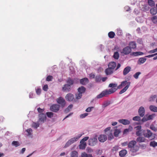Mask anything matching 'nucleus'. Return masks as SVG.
<instances>
[{
  "instance_id": "nucleus-53",
  "label": "nucleus",
  "mask_w": 157,
  "mask_h": 157,
  "mask_svg": "<svg viewBox=\"0 0 157 157\" xmlns=\"http://www.w3.org/2000/svg\"><path fill=\"white\" fill-rule=\"evenodd\" d=\"M124 10L127 12H129L131 10L130 8L128 6H126L124 7Z\"/></svg>"
},
{
  "instance_id": "nucleus-61",
  "label": "nucleus",
  "mask_w": 157,
  "mask_h": 157,
  "mask_svg": "<svg viewBox=\"0 0 157 157\" xmlns=\"http://www.w3.org/2000/svg\"><path fill=\"white\" fill-rule=\"evenodd\" d=\"M114 49L117 51H119L120 49V48L118 46L116 45L114 46Z\"/></svg>"
},
{
  "instance_id": "nucleus-9",
  "label": "nucleus",
  "mask_w": 157,
  "mask_h": 157,
  "mask_svg": "<svg viewBox=\"0 0 157 157\" xmlns=\"http://www.w3.org/2000/svg\"><path fill=\"white\" fill-rule=\"evenodd\" d=\"M132 51L130 48L128 46H126L124 48L121 52V54H123L124 55H127L129 54Z\"/></svg>"
},
{
  "instance_id": "nucleus-30",
  "label": "nucleus",
  "mask_w": 157,
  "mask_h": 157,
  "mask_svg": "<svg viewBox=\"0 0 157 157\" xmlns=\"http://www.w3.org/2000/svg\"><path fill=\"white\" fill-rule=\"evenodd\" d=\"M78 156V153L76 151H73L71 153V157H77Z\"/></svg>"
},
{
  "instance_id": "nucleus-63",
  "label": "nucleus",
  "mask_w": 157,
  "mask_h": 157,
  "mask_svg": "<svg viewBox=\"0 0 157 157\" xmlns=\"http://www.w3.org/2000/svg\"><path fill=\"white\" fill-rule=\"evenodd\" d=\"M134 13L136 14L137 15L139 13V10L136 9H135L134 10Z\"/></svg>"
},
{
  "instance_id": "nucleus-34",
  "label": "nucleus",
  "mask_w": 157,
  "mask_h": 157,
  "mask_svg": "<svg viewBox=\"0 0 157 157\" xmlns=\"http://www.w3.org/2000/svg\"><path fill=\"white\" fill-rule=\"evenodd\" d=\"M115 33L113 31L110 32L108 33L109 37L111 39L113 38L115 36Z\"/></svg>"
},
{
  "instance_id": "nucleus-16",
  "label": "nucleus",
  "mask_w": 157,
  "mask_h": 157,
  "mask_svg": "<svg viewBox=\"0 0 157 157\" xmlns=\"http://www.w3.org/2000/svg\"><path fill=\"white\" fill-rule=\"evenodd\" d=\"M118 121L124 125H128L130 124V121L127 119H121L118 120Z\"/></svg>"
},
{
  "instance_id": "nucleus-32",
  "label": "nucleus",
  "mask_w": 157,
  "mask_h": 157,
  "mask_svg": "<svg viewBox=\"0 0 157 157\" xmlns=\"http://www.w3.org/2000/svg\"><path fill=\"white\" fill-rule=\"evenodd\" d=\"M35 90L36 94L40 95L41 93V89L40 87H37L35 88Z\"/></svg>"
},
{
  "instance_id": "nucleus-29",
  "label": "nucleus",
  "mask_w": 157,
  "mask_h": 157,
  "mask_svg": "<svg viewBox=\"0 0 157 157\" xmlns=\"http://www.w3.org/2000/svg\"><path fill=\"white\" fill-rule=\"evenodd\" d=\"M12 146L17 147L20 146V143L18 141H13L12 143Z\"/></svg>"
},
{
  "instance_id": "nucleus-35",
  "label": "nucleus",
  "mask_w": 157,
  "mask_h": 157,
  "mask_svg": "<svg viewBox=\"0 0 157 157\" xmlns=\"http://www.w3.org/2000/svg\"><path fill=\"white\" fill-rule=\"evenodd\" d=\"M67 82L69 85H70L71 86V85H72L73 84L74 82V81L73 79H71L70 78H69L67 81Z\"/></svg>"
},
{
  "instance_id": "nucleus-15",
  "label": "nucleus",
  "mask_w": 157,
  "mask_h": 157,
  "mask_svg": "<svg viewBox=\"0 0 157 157\" xmlns=\"http://www.w3.org/2000/svg\"><path fill=\"white\" fill-rule=\"evenodd\" d=\"M71 86L70 85L66 84L64 85V86L62 87V90L63 91L66 92H69L71 90Z\"/></svg>"
},
{
  "instance_id": "nucleus-55",
  "label": "nucleus",
  "mask_w": 157,
  "mask_h": 157,
  "mask_svg": "<svg viewBox=\"0 0 157 157\" xmlns=\"http://www.w3.org/2000/svg\"><path fill=\"white\" fill-rule=\"evenodd\" d=\"M43 89L44 91H47L48 89V86L47 84L44 85L43 87Z\"/></svg>"
},
{
  "instance_id": "nucleus-54",
  "label": "nucleus",
  "mask_w": 157,
  "mask_h": 157,
  "mask_svg": "<svg viewBox=\"0 0 157 157\" xmlns=\"http://www.w3.org/2000/svg\"><path fill=\"white\" fill-rule=\"evenodd\" d=\"M37 109L38 112L40 113V114L43 113H42L44 111V109H41L40 108H38Z\"/></svg>"
},
{
  "instance_id": "nucleus-28",
  "label": "nucleus",
  "mask_w": 157,
  "mask_h": 157,
  "mask_svg": "<svg viewBox=\"0 0 157 157\" xmlns=\"http://www.w3.org/2000/svg\"><path fill=\"white\" fill-rule=\"evenodd\" d=\"M145 139L144 137L141 136H139L136 139V141L137 142L139 143H141L144 142Z\"/></svg>"
},
{
  "instance_id": "nucleus-4",
  "label": "nucleus",
  "mask_w": 157,
  "mask_h": 157,
  "mask_svg": "<svg viewBox=\"0 0 157 157\" xmlns=\"http://www.w3.org/2000/svg\"><path fill=\"white\" fill-rule=\"evenodd\" d=\"M136 142L135 140L130 141L128 144V147L130 149V151L135 152L139 149V147L136 145Z\"/></svg>"
},
{
  "instance_id": "nucleus-39",
  "label": "nucleus",
  "mask_w": 157,
  "mask_h": 157,
  "mask_svg": "<svg viewBox=\"0 0 157 157\" xmlns=\"http://www.w3.org/2000/svg\"><path fill=\"white\" fill-rule=\"evenodd\" d=\"M86 146V143L80 144L79 145V148L82 149H84Z\"/></svg>"
},
{
  "instance_id": "nucleus-19",
  "label": "nucleus",
  "mask_w": 157,
  "mask_h": 157,
  "mask_svg": "<svg viewBox=\"0 0 157 157\" xmlns=\"http://www.w3.org/2000/svg\"><path fill=\"white\" fill-rule=\"evenodd\" d=\"M128 47L130 48V49H135L136 47V44L135 41H132L130 42L128 44Z\"/></svg>"
},
{
  "instance_id": "nucleus-5",
  "label": "nucleus",
  "mask_w": 157,
  "mask_h": 157,
  "mask_svg": "<svg viewBox=\"0 0 157 157\" xmlns=\"http://www.w3.org/2000/svg\"><path fill=\"white\" fill-rule=\"evenodd\" d=\"M78 94H76V98L77 99H80L82 96V94L84 93L86 90V88L83 86L79 87L78 89Z\"/></svg>"
},
{
  "instance_id": "nucleus-23",
  "label": "nucleus",
  "mask_w": 157,
  "mask_h": 157,
  "mask_svg": "<svg viewBox=\"0 0 157 157\" xmlns=\"http://www.w3.org/2000/svg\"><path fill=\"white\" fill-rule=\"evenodd\" d=\"M130 86V83L129 82L128 84L125 86L123 89H122L119 92V94H121L125 92L128 89Z\"/></svg>"
},
{
  "instance_id": "nucleus-10",
  "label": "nucleus",
  "mask_w": 157,
  "mask_h": 157,
  "mask_svg": "<svg viewBox=\"0 0 157 157\" xmlns=\"http://www.w3.org/2000/svg\"><path fill=\"white\" fill-rule=\"evenodd\" d=\"M143 135L145 137L149 138L152 136V133L150 130L147 129L144 131Z\"/></svg>"
},
{
  "instance_id": "nucleus-3",
  "label": "nucleus",
  "mask_w": 157,
  "mask_h": 157,
  "mask_svg": "<svg viewBox=\"0 0 157 157\" xmlns=\"http://www.w3.org/2000/svg\"><path fill=\"white\" fill-rule=\"evenodd\" d=\"M83 134H79L76 136L75 137L72 138L69 140L66 144L64 147L67 148L70 145L77 141L82 136Z\"/></svg>"
},
{
  "instance_id": "nucleus-12",
  "label": "nucleus",
  "mask_w": 157,
  "mask_h": 157,
  "mask_svg": "<svg viewBox=\"0 0 157 157\" xmlns=\"http://www.w3.org/2000/svg\"><path fill=\"white\" fill-rule=\"evenodd\" d=\"M66 99L69 101H72L75 100L74 96L71 93H69L66 95L65 96Z\"/></svg>"
},
{
  "instance_id": "nucleus-64",
  "label": "nucleus",
  "mask_w": 157,
  "mask_h": 157,
  "mask_svg": "<svg viewBox=\"0 0 157 157\" xmlns=\"http://www.w3.org/2000/svg\"><path fill=\"white\" fill-rule=\"evenodd\" d=\"M109 104V103L108 102H106L104 103L103 105V107H105L108 106Z\"/></svg>"
},
{
  "instance_id": "nucleus-50",
  "label": "nucleus",
  "mask_w": 157,
  "mask_h": 157,
  "mask_svg": "<svg viewBox=\"0 0 157 157\" xmlns=\"http://www.w3.org/2000/svg\"><path fill=\"white\" fill-rule=\"evenodd\" d=\"M53 78L52 76L51 75L48 76L46 78V81H51Z\"/></svg>"
},
{
  "instance_id": "nucleus-45",
  "label": "nucleus",
  "mask_w": 157,
  "mask_h": 157,
  "mask_svg": "<svg viewBox=\"0 0 157 157\" xmlns=\"http://www.w3.org/2000/svg\"><path fill=\"white\" fill-rule=\"evenodd\" d=\"M29 97L30 98H33L35 97V94L32 92H30L29 94Z\"/></svg>"
},
{
  "instance_id": "nucleus-6",
  "label": "nucleus",
  "mask_w": 157,
  "mask_h": 157,
  "mask_svg": "<svg viewBox=\"0 0 157 157\" xmlns=\"http://www.w3.org/2000/svg\"><path fill=\"white\" fill-rule=\"evenodd\" d=\"M57 103L59 104L60 107L62 108H64L66 104L65 99L62 97H60L56 100Z\"/></svg>"
},
{
  "instance_id": "nucleus-49",
  "label": "nucleus",
  "mask_w": 157,
  "mask_h": 157,
  "mask_svg": "<svg viewBox=\"0 0 157 157\" xmlns=\"http://www.w3.org/2000/svg\"><path fill=\"white\" fill-rule=\"evenodd\" d=\"M143 130L141 129L139 131H136V136H140L142 134V132H143L142 131Z\"/></svg>"
},
{
  "instance_id": "nucleus-44",
  "label": "nucleus",
  "mask_w": 157,
  "mask_h": 157,
  "mask_svg": "<svg viewBox=\"0 0 157 157\" xmlns=\"http://www.w3.org/2000/svg\"><path fill=\"white\" fill-rule=\"evenodd\" d=\"M46 115L49 118H52L53 116V113L51 112H48L46 113Z\"/></svg>"
},
{
  "instance_id": "nucleus-58",
  "label": "nucleus",
  "mask_w": 157,
  "mask_h": 157,
  "mask_svg": "<svg viewBox=\"0 0 157 157\" xmlns=\"http://www.w3.org/2000/svg\"><path fill=\"white\" fill-rule=\"evenodd\" d=\"M150 128L154 131H156L157 130V128L153 125H151Z\"/></svg>"
},
{
  "instance_id": "nucleus-25",
  "label": "nucleus",
  "mask_w": 157,
  "mask_h": 157,
  "mask_svg": "<svg viewBox=\"0 0 157 157\" xmlns=\"http://www.w3.org/2000/svg\"><path fill=\"white\" fill-rule=\"evenodd\" d=\"M113 70L108 67L105 71V73L107 75H109L113 72Z\"/></svg>"
},
{
  "instance_id": "nucleus-14",
  "label": "nucleus",
  "mask_w": 157,
  "mask_h": 157,
  "mask_svg": "<svg viewBox=\"0 0 157 157\" xmlns=\"http://www.w3.org/2000/svg\"><path fill=\"white\" fill-rule=\"evenodd\" d=\"M25 134L29 137L32 138L33 137V130L31 128H29L25 130Z\"/></svg>"
},
{
  "instance_id": "nucleus-62",
  "label": "nucleus",
  "mask_w": 157,
  "mask_h": 157,
  "mask_svg": "<svg viewBox=\"0 0 157 157\" xmlns=\"http://www.w3.org/2000/svg\"><path fill=\"white\" fill-rule=\"evenodd\" d=\"M156 52L155 49L151 50H150L148 52V53L149 54H152Z\"/></svg>"
},
{
  "instance_id": "nucleus-18",
  "label": "nucleus",
  "mask_w": 157,
  "mask_h": 157,
  "mask_svg": "<svg viewBox=\"0 0 157 157\" xmlns=\"http://www.w3.org/2000/svg\"><path fill=\"white\" fill-rule=\"evenodd\" d=\"M89 82V80L88 78H84L82 79H81L80 80V83L83 85H85Z\"/></svg>"
},
{
  "instance_id": "nucleus-36",
  "label": "nucleus",
  "mask_w": 157,
  "mask_h": 157,
  "mask_svg": "<svg viewBox=\"0 0 157 157\" xmlns=\"http://www.w3.org/2000/svg\"><path fill=\"white\" fill-rule=\"evenodd\" d=\"M93 157L91 154H87L85 152L82 153L81 157Z\"/></svg>"
},
{
  "instance_id": "nucleus-22",
  "label": "nucleus",
  "mask_w": 157,
  "mask_h": 157,
  "mask_svg": "<svg viewBox=\"0 0 157 157\" xmlns=\"http://www.w3.org/2000/svg\"><path fill=\"white\" fill-rule=\"evenodd\" d=\"M144 54V53L140 52H132L131 54V55L134 56H141L143 55Z\"/></svg>"
},
{
  "instance_id": "nucleus-33",
  "label": "nucleus",
  "mask_w": 157,
  "mask_h": 157,
  "mask_svg": "<svg viewBox=\"0 0 157 157\" xmlns=\"http://www.w3.org/2000/svg\"><path fill=\"white\" fill-rule=\"evenodd\" d=\"M117 34L118 36H121L123 34V32L122 30L120 28H117L116 29Z\"/></svg>"
},
{
  "instance_id": "nucleus-11",
  "label": "nucleus",
  "mask_w": 157,
  "mask_h": 157,
  "mask_svg": "<svg viewBox=\"0 0 157 157\" xmlns=\"http://www.w3.org/2000/svg\"><path fill=\"white\" fill-rule=\"evenodd\" d=\"M154 116V115L153 114L149 115L148 116L147 115H145L142 119V121L143 122H145L148 120H152Z\"/></svg>"
},
{
  "instance_id": "nucleus-13",
  "label": "nucleus",
  "mask_w": 157,
  "mask_h": 157,
  "mask_svg": "<svg viewBox=\"0 0 157 157\" xmlns=\"http://www.w3.org/2000/svg\"><path fill=\"white\" fill-rule=\"evenodd\" d=\"M145 110L144 107H140L138 109L139 115L141 117H143L145 114Z\"/></svg>"
},
{
  "instance_id": "nucleus-42",
  "label": "nucleus",
  "mask_w": 157,
  "mask_h": 157,
  "mask_svg": "<svg viewBox=\"0 0 157 157\" xmlns=\"http://www.w3.org/2000/svg\"><path fill=\"white\" fill-rule=\"evenodd\" d=\"M73 106V105L72 104H71L69 105L68 107L65 109V111L66 113H67L69 112L70 111V110L72 108Z\"/></svg>"
},
{
  "instance_id": "nucleus-27",
  "label": "nucleus",
  "mask_w": 157,
  "mask_h": 157,
  "mask_svg": "<svg viewBox=\"0 0 157 157\" xmlns=\"http://www.w3.org/2000/svg\"><path fill=\"white\" fill-rule=\"evenodd\" d=\"M150 110L153 112H157V107L155 105H151L149 106Z\"/></svg>"
},
{
  "instance_id": "nucleus-43",
  "label": "nucleus",
  "mask_w": 157,
  "mask_h": 157,
  "mask_svg": "<svg viewBox=\"0 0 157 157\" xmlns=\"http://www.w3.org/2000/svg\"><path fill=\"white\" fill-rule=\"evenodd\" d=\"M151 20L153 23L156 24L157 23V17L154 16L151 18Z\"/></svg>"
},
{
  "instance_id": "nucleus-26",
  "label": "nucleus",
  "mask_w": 157,
  "mask_h": 157,
  "mask_svg": "<svg viewBox=\"0 0 157 157\" xmlns=\"http://www.w3.org/2000/svg\"><path fill=\"white\" fill-rule=\"evenodd\" d=\"M146 58L145 57H141L138 60V63L139 64H140L144 63L146 61Z\"/></svg>"
},
{
  "instance_id": "nucleus-38",
  "label": "nucleus",
  "mask_w": 157,
  "mask_h": 157,
  "mask_svg": "<svg viewBox=\"0 0 157 157\" xmlns=\"http://www.w3.org/2000/svg\"><path fill=\"white\" fill-rule=\"evenodd\" d=\"M121 132L120 129H115L114 132V135L116 137Z\"/></svg>"
},
{
  "instance_id": "nucleus-41",
  "label": "nucleus",
  "mask_w": 157,
  "mask_h": 157,
  "mask_svg": "<svg viewBox=\"0 0 157 157\" xmlns=\"http://www.w3.org/2000/svg\"><path fill=\"white\" fill-rule=\"evenodd\" d=\"M148 5L151 7L154 6L155 5L154 1L152 0H148Z\"/></svg>"
},
{
  "instance_id": "nucleus-52",
  "label": "nucleus",
  "mask_w": 157,
  "mask_h": 157,
  "mask_svg": "<svg viewBox=\"0 0 157 157\" xmlns=\"http://www.w3.org/2000/svg\"><path fill=\"white\" fill-rule=\"evenodd\" d=\"M156 97V96L155 95L151 96L149 99V101H151L154 100Z\"/></svg>"
},
{
  "instance_id": "nucleus-8",
  "label": "nucleus",
  "mask_w": 157,
  "mask_h": 157,
  "mask_svg": "<svg viewBox=\"0 0 157 157\" xmlns=\"http://www.w3.org/2000/svg\"><path fill=\"white\" fill-rule=\"evenodd\" d=\"M60 106L57 104L52 105L50 108V110L54 112H57L59 109Z\"/></svg>"
},
{
  "instance_id": "nucleus-24",
  "label": "nucleus",
  "mask_w": 157,
  "mask_h": 157,
  "mask_svg": "<svg viewBox=\"0 0 157 157\" xmlns=\"http://www.w3.org/2000/svg\"><path fill=\"white\" fill-rule=\"evenodd\" d=\"M127 151L125 149H123L120 151L119 153V156L121 157H124L127 153Z\"/></svg>"
},
{
  "instance_id": "nucleus-21",
  "label": "nucleus",
  "mask_w": 157,
  "mask_h": 157,
  "mask_svg": "<svg viewBox=\"0 0 157 157\" xmlns=\"http://www.w3.org/2000/svg\"><path fill=\"white\" fill-rule=\"evenodd\" d=\"M108 66L109 67L114 70L116 66V63L114 62H111L109 63Z\"/></svg>"
},
{
  "instance_id": "nucleus-59",
  "label": "nucleus",
  "mask_w": 157,
  "mask_h": 157,
  "mask_svg": "<svg viewBox=\"0 0 157 157\" xmlns=\"http://www.w3.org/2000/svg\"><path fill=\"white\" fill-rule=\"evenodd\" d=\"M136 21L139 23L142 22V21L140 19V17H138L136 18Z\"/></svg>"
},
{
  "instance_id": "nucleus-31",
  "label": "nucleus",
  "mask_w": 157,
  "mask_h": 157,
  "mask_svg": "<svg viewBox=\"0 0 157 157\" xmlns=\"http://www.w3.org/2000/svg\"><path fill=\"white\" fill-rule=\"evenodd\" d=\"M150 12L151 14L155 15L157 13V9L155 8H152L150 10Z\"/></svg>"
},
{
  "instance_id": "nucleus-7",
  "label": "nucleus",
  "mask_w": 157,
  "mask_h": 157,
  "mask_svg": "<svg viewBox=\"0 0 157 157\" xmlns=\"http://www.w3.org/2000/svg\"><path fill=\"white\" fill-rule=\"evenodd\" d=\"M97 138L94 137L90 138L88 140V144L91 146L95 145L97 143Z\"/></svg>"
},
{
  "instance_id": "nucleus-57",
  "label": "nucleus",
  "mask_w": 157,
  "mask_h": 157,
  "mask_svg": "<svg viewBox=\"0 0 157 157\" xmlns=\"http://www.w3.org/2000/svg\"><path fill=\"white\" fill-rule=\"evenodd\" d=\"M93 108L94 107H89L86 109V112H90L91 111L92 109H93Z\"/></svg>"
},
{
  "instance_id": "nucleus-47",
  "label": "nucleus",
  "mask_w": 157,
  "mask_h": 157,
  "mask_svg": "<svg viewBox=\"0 0 157 157\" xmlns=\"http://www.w3.org/2000/svg\"><path fill=\"white\" fill-rule=\"evenodd\" d=\"M141 74L140 72H136L134 75L133 77L136 79H137L138 78L139 76Z\"/></svg>"
},
{
  "instance_id": "nucleus-40",
  "label": "nucleus",
  "mask_w": 157,
  "mask_h": 157,
  "mask_svg": "<svg viewBox=\"0 0 157 157\" xmlns=\"http://www.w3.org/2000/svg\"><path fill=\"white\" fill-rule=\"evenodd\" d=\"M119 57V54L118 52H116L114 53L113 57L116 59H117Z\"/></svg>"
},
{
  "instance_id": "nucleus-37",
  "label": "nucleus",
  "mask_w": 157,
  "mask_h": 157,
  "mask_svg": "<svg viewBox=\"0 0 157 157\" xmlns=\"http://www.w3.org/2000/svg\"><path fill=\"white\" fill-rule=\"evenodd\" d=\"M150 145L151 147H155L157 146V142L154 141H151L150 142Z\"/></svg>"
},
{
  "instance_id": "nucleus-51",
  "label": "nucleus",
  "mask_w": 157,
  "mask_h": 157,
  "mask_svg": "<svg viewBox=\"0 0 157 157\" xmlns=\"http://www.w3.org/2000/svg\"><path fill=\"white\" fill-rule=\"evenodd\" d=\"M88 115V113H84L80 115V117L81 118H84Z\"/></svg>"
},
{
  "instance_id": "nucleus-56",
  "label": "nucleus",
  "mask_w": 157,
  "mask_h": 157,
  "mask_svg": "<svg viewBox=\"0 0 157 157\" xmlns=\"http://www.w3.org/2000/svg\"><path fill=\"white\" fill-rule=\"evenodd\" d=\"M141 125H138L135 127V129L136 131H139L141 129Z\"/></svg>"
},
{
  "instance_id": "nucleus-2",
  "label": "nucleus",
  "mask_w": 157,
  "mask_h": 157,
  "mask_svg": "<svg viewBox=\"0 0 157 157\" xmlns=\"http://www.w3.org/2000/svg\"><path fill=\"white\" fill-rule=\"evenodd\" d=\"M39 119L36 122H33V127L35 128L39 127L40 124L43 123L45 121L46 119V115L44 113L40 114L39 115Z\"/></svg>"
},
{
  "instance_id": "nucleus-48",
  "label": "nucleus",
  "mask_w": 157,
  "mask_h": 157,
  "mask_svg": "<svg viewBox=\"0 0 157 157\" xmlns=\"http://www.w3.org/2000/svg\"><path fill=\"white\" fill-rule=\"evenodd\" d=\"M119 149V147L118 146L114 147L112 149V151L113 153H115Z\"/></svg>"
},
{
  "instance_id": "nucleus-17",
  "label": "nucleus",
  "mask_w": 157,
  "mask_h": 157,
  "mask_svg": "<svg viewBox=\"0 0 157 157\" xmlns=\"http://www.w3.org/2000/svg\"><path fill=\"white\" fill-rule=\"evenodd\" d=\"M107 136L104 135H101L98 138L99 141L101 142H104L107 140Z\"/></svg>"
},
{
  "instance_id": "nucleus-1",
  "label": "nucleus",
  "mask_w": 157,
  "mask_h": 157,
  "mask_svg": "<svg viewBox=\"0 0 157 157\" xmlns=\"http://www.w3.org/2000/svg\"><path fill=\"white\" fill-rule=\"evenodd\" d=\"M129 82L130 84V82H127L126 80L122 82L121 84L118 86H117V84L116 83H110L108 87H109L111 88L108 90H105L102 91L100 94L97 95V98H100L107 95L112 94L115 92L117 89H121L123 87L128 85Z\"/></svg>"
},
{
  "instance_id": "nucleus-46",
  "label": "nucleus",
  "mask_w": 157,
  "mask_h": 157,
  "mask_svg": "<svg viewBox=\"0 0 157 157\" xmlns=\"http://www.w3.org/2000/svg\"><path fill=\"white\" fill-rule=\"evenodd\" d=\"M141 118L139 116H136L132 118V120L134 121H139L140 120Z\"/></svg>"
},
{
  "instance_id": "nucleus-60",
  "label": "nucleus",
  "mask_w": 157,
  "mask_h": 157,
  "mask_svg": "<svg viewBox=\"0 0 157 157\" xmlns=\"http://www.w3.org/2000/svg\"><path fill=\"white\" fill-rule=\"evenodd\" d=\"M130 131L128 130V128H126L124 129V130L123 134H126L129 132Z\"/></svg>"
},
{
  "instance_id": "nucleus-20",
  "label": "nucleus",
  "mask_w": 157,
  "mask_h": 157,
  "mask_svg": "<svg viewBox=\"0 0 157 157\" xmlns=\"http://www.w3.org/2000/svg\"><path fill=\"white\" fill-rule=\"evenodd\" d=\"M131 68L129 66H127L125 68L123 71V74L125 75L128 74L131 71Z\"/></svg>"
}]
</instances>
